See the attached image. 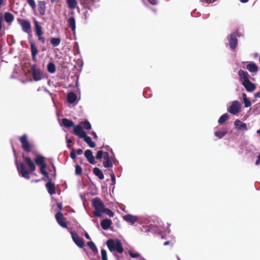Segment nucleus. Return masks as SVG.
<instances>
[{
  "label": "nucleus",
  "mask_w": 260,
  "mask_h": 260,
  "mask_svg": "<svg viewBox=\"0 0 260 260\" xmlns=\"http://www.w3.org/2000/svg\"><path fill=\"white\" fill-rule=\"evenodd\" d=\"M23 157L25 160L26 164L28 167L29 171L26 169L23 162H21L19 166H17V170L19 175L22 177L29 179L30 178L29 172H34L36 169V166L29 157L23 156Z\"/></svg>",
  "instance_id": "obj_1"
},
{
  "label": "nucleus",
  "mask_w": 260,
  "mask_h": 260,
  "mask_svg": "<svg viewBox=\"0 0 260 260\" xmlns=\"http://www.w3.org/2000/svg\"><path fill=\"white\" fill-rule=\"evenodd\" d=\"M106 244L109 250L111 252L114 253L116 251L119 253H121L123 251L122 244L120 241L118 239L116 240L109 239L107 241Z\"/></svg>",
  "instance_id": "obj_2"
},
{
  "label": "nucleus",
  "mask_w": 260,
  "mask_h": 260,
  "mask_svg": "<svg viewBox=\"0 0 260 260\" xmlns=\"http://www.w3.org/2000/svg\"><path fill=\"white\" fill-rule=\"evenodd\" d=\"M35 162L37 166L40 167V173L49 180H51V178L49 177L48 173L46 171L47 165L45 162V158L42 155H38L35 158Z\"/></svg>",
  "instance_id": "obj_3"
},
{
  "label": "nucleus",
  "mask_w": 260,
  "mask_h": 260,
  "mask_svg": "<svg viewBox=\"0 0 260 260\" xmlns=\"http://www.w3.org/2000/svg\"><path fill=\"white\" fill-rule=\"evenodd\" d=\"M92 206L95 209L93 212V215L95 217H101L102 214L103 213V211L105 207L101 200L98 198L92 199Z\"/></svg>",
  "instance_id": "obj_4"
},
{
  "label": "nucleus",
  "mask_w": 260,
  "mask_h": 260,
  "mask_svg": "<svg viewBox=\"0 0 260 260\" xmlns=\"http://www.w3.org/2000/svg\"><path fill=\"white\" fill-rule=\"evenodd\" d=\"M241 109L240 103L238 101H234L232 102L231 105L228 108V110L231 114L236 115L240 112Z\"/></svg>",
  "instance_id": "obj_5"
},
{
  "label": "nucleus",
  "mask_w": 260,
  "mask_h": 260,
  "mask_svg": "<svg viewBox=\"0 0 260 260\" xmlns=\"http://www.w3.org/2000/svg\"><path fill=\"white\" fill-rule=\"evenodd\" d=\"M74 243L80 248H82L85 246V242L82 238L80 237L74 232L70 231Z\"/></svg>",
  "instance_id": "obj_6"
},
{
  "label": "nucleus",
  "mask_w": 260,
  "mask_h": 260,
  "mask_svg": "<svg viewBox=\"0 0 260 260\" xmlns=\"http://www.w3.org/2000/svg\"><path fill=\"white\" fill-rule=\"evenodd\" d=\"M20 141L22 145L23 149L26 152H29L31 151V145L27 139V136L24 135L20 138Z\"/></svg>",
  "instance_id": "obj_7"
},
{
  "label": "nucleus",
  "mask_w": 260,
  "mask_h": 260,
  "mask_svg": "<svg viewBox=\"0 0 260 260\" xmlns=\"http://www.w3.org/2000/svg\"><path fill=\"white\" fill-rule=\"evenodd\" d=\"M31 70L34 80L38 81L43 78L42 72L40 69L36 68L35 66H33L31 68Z\"/></svg>",
  "instance_id": "obj_8"
},
{
  "label": "nucleus",
  "mask_w": 260,
  "mask_h": 260,
  "mask_svg": "<svg viewBox=\"0 0 260 260\" xmlns=\"http://www.w3.org/2000/svg\"><path fill=\"white\" fill-rule=\"evenodd\" d=\"M55 218L58 223L62 228H68L67 224L65 221V218L63 217L62 213L60 212L56 213L55 214Z\"/></svg>",
  "instance_id": "obj_9"
},
{
  "label": "nucleus",
  "mask_w": 260,
  "mask_h": 260,
  "mask_svg": "<svg viewBox=\"0 0 260 260\" xmlns=\"http://www.w3.org/2000/svg\"><path fill=\"white\" fill-rule=\"evenodd\" d=\"M112 158L109 156L108 152H105L103 160V166L106 168L113 167Z\"/></svg>",
  "instance_id": "obj_10"
},
{
  "label": "nucleus",
  "mask_w": 260,
  "mask_h": 260,
  "mask_svg": "<svg viewBox=\"0 0 260 260\" xmlns=\"http://www.w3.org/2000/svg\"><path fill=\"white\" fill-rule=\"evenodd\" d=\"M20 24L24 31L29 33L30 32L31 25L29 21L24 19L19 20Z\"/></svg>",
  "instance_id": "obj_11"
},
{
  "label": "nucleus",
  "mask_w": 260,
  "mask_h": 260,
  "mask_svg": "<svg viewBox=\"0 0 260 260\" xmlns=\"http://www.w3.org/2000/svg\"><path fill=\"white\" fill-rule=\"evenodd\" d=\"M84 155L90 164L92 165L95 164L96 162L91 150L89 149L86 150L84 152Z\"/></svg>",
  "instance_id": "obj_12"
},
{
  "label": "nucleus",
  "mask_w": 260,
  "mask_h": 260,
  "mask_svg": "<svg viewBox=\"0 0 260 260\" xmlns=\"http://www.w3.org/2000/svg\"><path fill=\"white\" fill-rule=\"evenodd\" d=\"M91 126L90 123L88 121H85L80 122L77 126H76L74 130H82L83 129H90Z\"/></svg>",
  "instance_id": "obj_13"
},
{
  "label": "nucleus",
  "mask_w": 260,
  "mask_h": 260,
  "mask_svg": "<svg viewBox=\"0 0 260 260\" xmlns=\"http://www.w3.org/2000/svg\"><path fill=\"white\" fill-rule=\"evenodd\" d=\"M51 180H49L46 184V187L47 188L48 193L50 195L54 194L56 193L55 184L51 182Z\"/></svg>",
  "instance_id": "obj_14"
},
{
  "label": "nucleus",
  "mask_w": 260,
  "mask_h": 260,
  "mask_svg": "<svg viewBox=\"0 0 260 260\" xmlns=\"http://www.w3.org/2000/svg\"><path fill=\"white\" fill-rule=\"evenodd\" d=\"M242 85L244 86L246 90L249 92H252L256 88L255 85L249 80L243 82Z\"/></svg>",
  "instance_id": "obj_15"
},
{
  "label": "nucleus",
  "mask_w": 260,
  "mask_h": 260,
  "mask_svg": "<svg viewBox=\"0 0 260 260\" xmlns=\"http://www.w3.org/2000/svg\"><path fill=\"white\" fill-rule=\"evenodd\" d=\"M123 218L125 221L131 223V224H133L136 221L138 220L137 216L131 214H127L124 216Z\"/></svg>",
  "instance_id": "obj_16"
},
{
  "label": "nucleus",
  "mask_w": 260,
  "mask_h": 260,
  "mask_svg": "<svg viewBox=\"0 0 260 260\" xmlns=\"http://www.w3.org/2000/svg\"><path fill=\"white\" fill-rule=\"evenodd\" d=\"M238 74L240 77V80L242 82V84L243 82H245L249 80V75L247 72H245L243 70H240L239 71Z\"/></svg>",
  "instance_id": "obj_17"
},
{
  "label": "nucleus",
  "mask_w": 260,
  "mask_h": 260,
  "mask_svg": "<svg viewBox=\"0 0 260 260\" xmlns=\"http://www.w3.org/2000/svg\"><path fill=\"white\" fill-rule=\"evenodd\" d=\"M112 224V221L110 219H105L101 222V225L102 228L105 230H107L109 229Z\"/></svg>",
  "instance_id": "obj_18"
},
{
  "label": "nucleus",
  "mask_w": 260,
  "mask_h": 260,
  "mask_svg": "<svg viewBox=\"0 0 260 260\" xmlns=\"http://www.w3.org/2000/svg\"><path fill=\"white\" fill-rule=\"evenodd\" d=\"M38 10L41 15H44L46 12V3L44 1H40L38 4Z\"/></svg>",
  "instance_id": "obj_19"
},
{
  "label": "nucleus",
  "mask_w": 260,
  "mask_h": 260,
  "mask_svg": "<svg viewBox=\"0 0 260 260\" xmlns=\"http://www.w3.org/2000/svg\"><path fill=\"white\" fill-rule=\"evenodd\" d=\"M229 41L231 48L235 49L236 47L237 44L236 35L235 34H232L230 37Z\"/></svg>",
  "instance_id": "obj_20"
},
{
  "label": "nucleus",
  "mask_w": 260,
  "mask_h": 260,
  "mask_svg": "<svg viewBox=\"0 0 260 260\" xmlns=\"http://www.w3.org/2000/svg\"><path fill=\"white\" fill-rule=\"evenodd\" d=\"M234 124L235 128L238 129H245L247 128L246 124L239 120H236Z\"/></svg>",
  "instance_id": "obj_21"
},
{
  "label": "nucleus",
  "mask_w": 260,
  "mask_h": 260,
  "mask_svg": "<svg viewBox=\"0 0 260 260\" xmlns=\"http://www.w3.org/2000/svg\"><path fill=\"white\" fill-rule=\"evenodd\" d=\"M34 24L35 26V30L37 36H42L43 31L42 29V27L39 25V22L36 20L34 19Z\"/></svg>",
  "instance_id": "obj_22"
},
{
  "label": "nucleus",
  "mask_w": 260,
  "mask_h": 260,
  "mask_svg": "<svg viewBox=\"0 0 260 260\" xmlns=\"http://www.w3.org/2000/svg\"><path fill=\"white\" fill-rule=\"evenodd\" d=\"M243 102L244 104V106L246 108L249 107L251 106L252 104L250 100L247 97L245 93H243L242 94Z\"/></svg>",
  "instance_id": "obj_23"
},
{
  "label": "nucleus",
  "mask_w": 260,
  "mask_h": 260,
  "mask_svg": "<svg viewBox=\"0 0 260 260\" xmlns=\"http://www.w3.org/2000/svg\"><path fill=\"white\" fill-rule=\"evenodd\" d=\"M30 48H31V52L32 59H33V60H35L36 55L38 52V50L37 47H36L35 44L32 42H31L30 43Z\"/></svg>",
  "instance_id": "obj_24"
},
{
  "label": "nucleus",
  "mask_w": 260,
  "mask_h": 260,
  "mask_svg": "<svg viewBox=\"0 0 260 260\" xmlns=\"http://www.w3.org/2000/svg\"><path fill=\"white\" fill-rule=\"evenodd\" d=\"M93 174L97 176L100 179H103L104 175L102 171L98 168H94L93 169Z\"/></svg>",
  "instance_id": "obj_25"
},
{
  "label": "nucleus",
  "mask_w": 260,
  "mask_h": 260,
  "mask_svg": "<svg viewBox=\"0 0 260 260\" xmlns=\"http://www.w3.org/2000/svg\"><path fill=\"white\" fill-rule=\"evenodd\" d=\"M61 125H64L67 128H70L73 126L74 123L71 120H70L67 118H63L62 120Z\"/></svg>",
  "instance_id": "obj_26"
},
{
  "label": "nucleus",
  "mask_w": 260,
  "mask_h": 260,
  "mask_svg": "<svg viewBox=\"0 0 260 260\" xmlns=\"http://www.w3.org/2000/svg\"><path fill=\"white\" fill-rule=\"evenodd\" d=\"M247 69L250 72L255 73L257 71V67L254 63H249L246 67Z\"/></svg>",
  "instance_id": "obj_27"
},
{
  "label": "nucleus",
  "mask_w": 260,
  "mask_h": 260,
  "mask_svg": "<svg viewBox=\"0 0 260 260\" xmlns=\"http://www.w3.org/2000/svg\"><path fill=\"white\" fill-rule=\"evenodd\" d=\"M67 3L69 8L71 9H75L77 6V2L76 0H67Z\"/></svg>",
  "instance_id": "obj_28"
},
{
  "label": "nucleus",
  "mask_w": 260,
  "mask_h": 260,
  "mask_svg": "<svg viewBox=\"0 0 260 260\" xmlns=\"http://www.w3.org/2000/svg\"><path fill=\"white\" fill-rule=\"evenodd\" d=\"M73 133L79 137L80 138H83L84 140L87 137L85 131H72Z\"/></svg>",
  "instance_id": "obj_29"
},
{
  "label": "nucleus",
  "mask_w": 260,
  "mask_h": 260,
  "mask_svg": "<svg viewBox=\"0 0 260 260\" xmlns=\"http://www.w3.org/2000/svg\"><path fill=\"white\" fill-rule=\"evenodd\" d=\"M4 19L8 23L12 22L14 20V17L10 13H6L4 16Z\"/></svg>",
  "instance_id": "obj_30"
},
{
  "label": "nucleus",
  "mask_w": 260,
  "mask_h": 260,
  "mask_svg": "<svg viewBox=\"0 0 260 260\" xmlns=\"http://www.w3.org/2000/svg\"><path fill=\"white\" fill-rule=\"evenodd\" d=\"M77 99L76 95L73 92H70L68 95V100L70 103H74Z\"/></svg>",
  "instance_id": "obj_31"
},
{
  "label": "nucleus",
  "mask_w": 260,
  "mask_h": 260,
  "mask_svg": "<svg viewBox=\"0 0 260 260\" xmlns=\"http://www.w3.org/2000/svg\"><path fill=\"white\" fill-rule=\"evenodd\" d=\"M84 140L90 147L94 148L95 147V143L92 141L90 137L87 136Z\"/></svg>",
  "instance_id": "obj_32"
},
{
  "label": "nucleus",
  "mask_w": 260,
  "mask_h": 260,
  "mask_svg": "<svg viewBox=\"0 0 260 260\" xmlns=\"http://www.w3.org/2000/svg\"><path fill=\"white\" fill-rule=\"evenodd\" d=\"M68 23L70 27L73 30H75L76 28L75 20L73 17H70L68 19Z\"/></svg>",
  "instance_id": "obj_33"
},
{
  "label": "nucleus",
  "mask_w": 260,
  "mask_h": 260,
  "mask_svg": "<svg viewBox=\"0 0 260 260\" xmlns=\"http://www.w3.org/2000/svg\"><path fill=\"white\" fill-rule=\"evenodd\" d=\"M47 70L50 73H54L55 72L56 68L54 64L52 62H50L47 65Z\"/></svg>",
  "instance_id": "obj_34"
},
{
  "label": "nucleus",
  "mask_w": 260,
  "mask_h": 260,
  "mask_svg": "<svg viewBox=\"0 0 260 260\" xmlns=\"http://www.w3.org/2000/svg\"><path fill=\"white\" fill-rule=\"evenodd\" d=\"M50 42L53 46L56 47L59 45L60 40L59 38H52L51 39Z\"/></svg>",
  "instance_id": "obj_35"
},
{
  "label": "nucleus",
  "mask_w": 260,
  "mask_h": 260,
  "mask_svg": "<svg viewBox=\"0 0 260 260\" xmlns=\"http://www.w3.org/2000/svg\"><path fill=\"white\" fill-rule=\"evenodd\" d=\"M87 245L92 250V251H93V252L98 251V249H97L95 245L92 241H90L88 242L87 243Z\"/></svg>",
  "instance_id": "obj_36"
},
{
  "label": "nucleus",
  "mask_w": 260,
  "mask_h": 260,
  "mask_svg": "<svg viewBox=\"0 0 260 260\" xmlns=\"http://www.w3.org/2000/svg\"><path fill=\"white\" fill-rule=\"evenodd\" d=\"M229 118V116L227 113L222 115L219 119L218 122L220 124L223 123L224 122L226 121Z\"/></svg>",
  "instance_id": "obj_37"
},
{
  "label": "nucleus",
  "mask_w": 260,
  "mask_h": 260,
  "mask_svg": "<svg viewBox=\"0 0 260 260\" xmlns=\"http://www.w3.org/2000/svg\"><path fill=\"white\" fill-rule=\"evenodd\" d=\"M103 211V213H105L106 214H107L110 217H112L114 216V214L113 212L109 208H106L105 207Z\"/></svg>",
  "instance_id": "obj_38"
},
{
  "label": "nucleus",
  "mask_w": 260,
  "mask_h": 260,
  "mask_svg": "<svg viewBox=\"0 0 260 260\" xmlns=\"http://www.w3.org/2000/svg\"><path fill=\"white\" fill-rule=\"evenodd\" d=\"M227 133V131H216L215 133V135L218 138H221Z\"/></svg>",
  "instance_id": "obj_39"
},
{
  "label": "nucleus",
  "mask_w": 260,
  "mask_h": 260,
  "mask_svg": "<svg viewBox=\"0 0 260 260\" xmlns=\"http://www.w3.org/2000/svg\"><path fill=\"white\" fill-rule=\"evenodd\" d=\"M105 152H103L102 150H99L96 153L95 158L97 159H100L102 157L104 158V156H105Z\"/></svg>",
  "instance_id": "obj_40"
},
{
  "label": "nucleus",
  "mask_w": 260,
  "mask_h": 260,
  "mask_svg": "<svg viewBox=\"0 0 260 260\" xmlns=\"http://www.w3.org/2000/svg\"><path fill=\"white\" fill-rule=\"evenodd\" d=\"M82 168L79 166L78 165H77L75 166V173L76 175H80L82 173Z\"/></svg>",
  "instance_id": "obj_41"
},
{
  "label": "nucleus",
  "mask_w": 260,
  "mask_h": 260,
  "mask_svg": "<svg viewBox=\"0 0 260 260\" xmlns=\"http://www.w3.org/2000/svg\"><path fill=\"white\" fill-rule=\"evenodd\" d=\"M101 255L102 260H108L107 252L106 250L104 249L101 250Z\"/></svg>",
  "instance_id": "obj_42"
},
{
  "label": "nucleus",
  "mask_w": 260,
  "mask_h": 260,
  "mask_svg": "<svg viewBox=\"0 0 260 260\" xmlns=\"http://www.w3.org/2000/svg\"><path fill=\"white\" fill-rule=\"evenodd\" d=\"M27 2L32 9H36V5L34 0H27Z\"/></svg>",
  "instance_id": "obj_43"
},
{
  "label": "nucleus",
  "mask_w": 260,
  "mask_h": 260,
  "mask_svg": "<svg viewBox=\"0 0 260 260\" xmlns=\"http://www.w3.org/2000/svg\"><path fill=\"white\" fill-rule=\"evenodd\" d=\"M129 254L132 258H137L140 256L139 253H134L131 251H129Z\"/></svg>",
  "instance_id": "obj_44"
},
{
  "label": "nucleus",
  "mask_w": 260,
  "mask_h": 260,
  "mask_svg": "<svg viewBox=\"0 0 260 260\" xmlns=\"http://www.w3.org/2000/svg\"><path fill=\"white\" fill-rule=\"evenodd\" d=\"M70 156H71V157L73 159H74L76 158V152L74 149H73L71 150V153H70Z\"/></svg>",
  "instance_id": "obj_45"
},
{
  "label": "nucleus",
  "mask_w": 260,
  "mask_h": 260,
  "mask_svg": "<svg viewBox=\"0 0 260 260\" xmlns=\"http://www.w3.org/2000/svg\"><path fill=\"white\" fill-rule=\"evenodd\" d=\"M111 179L113 184L115 183L116 178L113 172L112 171L110 174Z\"/></svg>",
  "instance_id": "obj_46"
},
{
  "label": "nucleus",
  "mask_w": 260,
  "mask_h": 260,
  "mask_svg": "<svg viewBox=\"0 0 260 260\" xmlns=\"http://www.w3.org/2000/svg\"><path fill=\"white\" fill-rule=\"evenodd\" d=\"M38 37V39L39 41H41L42 43H44L45 42V39L42 36H37Z\"/></svg>",
  "instance_id": "obj_47"
},
{
  "label": "nucleus",
  "mask_w": 260,
  "mask_h": 260,
  "mask_svg": "<svg viewBox=\"0 0 260 260\" xmlns=\"http://www.w3.org/2000/svg\"><path fill=\"white\" fill-rule=\"evenodd\" d=\"M67 143L69 144L68 145L67 147L68 148H70L71 147V145L70 144L72 143V142H73L72 140L71 139H67Z\"/></svg>",
  "instance_id": "obj_48"
},
{
  "label": "nucleus",
  "mask_w": 260,
  "mask_h": 260,
  "mask_svg": "<svg viewBox=\"0 0 260 260\" xmlns=\"http://www.w3.org/2000/svg\"><path fill=\"white\" fill-rule=\"evenodd\" d=\"M82 153H83V150L81 149H78L76 151V153L78 155H81L82 154Z\"/></svg>",
  "instance_id": "obj_49"
},
{
  "label": "nucleus",
  "mask_w": 260,
  "mask_h": 260,
  "mask_svg": "<svg viewBox=\"0 0 260 260\" xmlns=\"http://www.w3.org/2000/svg\"><path fill=\"white\" fill-rule=\"evenodd\" d=\"M149 3L152 5H155L157 3V2L156 0H148Z\"/></svg>",
  "instance_id": "obj_50"
},
{
  "label": "nucleus",
  "mask_w": 260,
  "mask_h": 260,
  "mask_svg": "<svg viewBox=\"0 0 260 260\" xmlns=\"http://www.w3.org/2000/svg\"><path fill=\"white\" fill-rule=\"evenodd\" d=\"M260 164V154L258 155V157H257V159L255 162V164L256 165H258Z\"/></svg>",
  "instance_id": "obj_51"
},
{
  "label": "nucleus",
  "mask_w": 260,
  "mask_h": 260,
  "mask_svg": "<svg viewBox=\"0 0 260 260\" xmlns=\"http://www.w3.org/2000/svg\"><path fill=\"white\" fill-rule=\"evenodd\" d=\"M57 207H58V208L60 210H62V204H61V203H57Z\"/></svg>",
  "instance_id": "obj_52"
},
{
  "label": "nucleus",
  "mask_w": 260,
  "mask_h": 260,
  "mask_svg": "<svg viewBox=\"0 0 260 260\" xmlns=\"http://www.w3.org/2000/svg\"><path fill=\"white\" fill-rule=\"evenodd\" d=\"M85 238L87 239H89L90 240V237L89 236V235H88V234L87 233H86L85 234Z\"/></svg>",
  "instance_id": "obj_53"
},
{
  "label": "nucleus",
  "mask_w": 260,
  "mask_h": 260,
  "mask_svg": "<svg viewBox=\"0 0 260 260\" xmlns=\"http://www.w3.org/2000/svg\"><path fill=\"white\" fill-rule=\"evenodd\" d=\"M260 95V93L259 92H257V93H255L254 94V96L257 98V97H259Z\"/></svg>",
  "instance_id": "obj_54"
},
{
  "label": "nucleus",
  "mask_w": 260,
  "mask_h": 260,
  "mask_svg": "<svg viewBox=\"0 0 260 260\" xmlns=\"http://www.w3.org/2000/svg\"><path fill=\"white\" fill-rule=\"evenodd\" d=\"M92 136H94V138H97V136H96L95 133L94 131H92Z\"/></svg>",
  "instance_id": "obj_55"
},
{
  "label": "nucleus",
  "mask_w": 260,
  "mask_h": 260,
  "mask_svg": "<svg viewBox=\"0 0 260 260\" xmlns=\"http://www.w3.org/2000/svg\"><path fill=\"white\" fill-rule=\"evenodd\" d=\"M169 244H170V241H166L165 242H164V245L167 246V245H169Z\"/></svg>",
  "instance_id": "obj_56"
},
{
  "label": "nucleus",
  "mask_w": 260,
  "mask_h": 260,
  "mask_svg": "<svg viewBox=\"0 0 260 260\" xmlns=\"http://www.w3.org/2000/svg\"><path fill=\"white\" fill-rule=\"evenodd\" d=\"M104 147L106 148V150H109L110 149V148L109 147V146H106Z\"/></svg>",
  "instance_id": "obj_57"
},
{
  "label": "nucleus",
  "mask_w": 260,
  "mask_h": 260,
  "mask_svg": "<svg viewBox=\"0 0 260 260\" xmlns=\"http://www.w3.org/2000/svg\"><path fill=\"white\" fill-rule=\"evenodd\" d=\"M242 3H246L248 0H240Z\"/></svg>",
  "instance_id": "obj_58"
},
{
  "label": "nucleus",
  "mask_w": 260,
  "mask_h": 260,
  "mask_svg": "<svg viewBox=\"0 0 260 260\" xmlns=\"http://www.w3.org/2000/svg\"><path fill=\"white\" fill-rule=\"evenodd\" d=\"M59 0H50L51 2V3H54V2H57Z\"/></svg>",
  "instance_id": "obj_59"
},
{
  "label": "nucleus",
  "mask_w": 260,
  "mask_h": 260,
  "mask_svg": "<svg viewBox=\"0 0 260 260\" xmlns=\"http://www.w3.org/2000/svg\"><path fill=\"white\" fill-rule=\"evenodd\" d=\"M109 150L110 151V152H111V153L113 154V155H114V152H113V151L112 149L110 148Z\"/></svg>",
  "instance_id": "obj_60"
},
{
  "label": "nucleus",
  "mask_w": 260,
  "mask_h": 260,
  "mask_svg": "<svg viewBox=\"0 0 260 260\" xmlns=\"http://www.w3.org/2000/svg\"><path fill=\"white\" fill-rule=\"evenodd\" d=\"M52 166L53 167V169L54 170V172H55V170H56L55 167L54 166L53 164H52Z\"/></svg>",
  "instance_id": "obj_61"
},
{
  "label": "nucleus",
  "mask_w": 260,
  "mask_h": 260,
  "mask_svg": "<svg viewBox=\"0 0 260 260\" xmlns=\"http://www.w3.org/2000/svg\"><path fill=\"white\" fill-rule=\"evenodd\" d=\"M40 181V180H39H39H35V181H34V182H39Z\"/></svg>",
  "instance_id": "obj_62"
},
{
  "label": "nucleus",
  "mask_w": 260,
  "mask_h": 260,
  "mask_svg": "<svg viewBox=\"0 0 260 260\" xmlns=\"http://www.w3.org/2000/svg\"><path fill=\"white\" fill-rule=\"evenodd\" d=\"M257 134L258 135L260 136V131H257Z\"/></svg>",
  "instance_id": "obj_63"
},
{
  "label": "nucleus",
  "mask_w": 260,
  "mask_h": 260,
  "mask_svg": "<svg viewBox=\"0 0 260 260\" xmlns=\"http://www.w3.org/2000/svg\"><path fill=\"white\" fill-rule=\"evenodd\" d=\"M177 259H178V260H181L179 257H177Z\"/></svg>",
  "instance_id": "obj_64"
}]
</instances>
